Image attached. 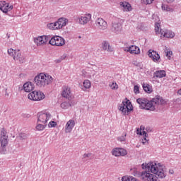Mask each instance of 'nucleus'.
Returning <instances> with one entry per match:
<instances>
[{
    "instance_id": "1",
    "label": "nucleus",
    "mask_w": 181,
    "mask_h": 181,
    "mask_svg": "<svg viewBox=\"0 0 181 181\" xmlns=\"http://www.w3.org/2000/svg\"><path fill=\"white\" fill-rule=\"evenodd\" d=\"M141 177L144 181H160L166 177L163 165L158 162H149L146 165V170L141 173Z\"/></svg>"
},
{
    "instance_id": "2",
    "label": "nucleus",
    "mask_w": 181,
    "mask_h": 181,
    "mask_svg": "<svg viewBox=\"0 0 181 181\" xmlns=\"http://www.w3.org/2000/svg\"><path fill=\"white\" fill-rule=\"evenodd\" d=\"M136 103H139L141 110H146L148 111H156L158 105H165L166 100L162 97L157 95L151 100H148L145 98H138Z\"/></svg>"
},
{
    "instance_id": "3",
    "label": "nucleus",
    "mask_w": 181,
    "mask_h": 181,
    "mask_svg": "<svg viewBox=\"0 0 181 181\" xmlns=\"http://www.w3.org/2000/svg\"><path fill=\"white\" fill-rule=\"evenodd\" d=\"M34 81L37 87L44 88L53 83V77L48 74L40 73L35 77Z\"/></svg>"
},
{
    "instance_id": "4",
    "label": "nucleus",
    "mask_w": 181,
    "mask_h": 181,
    "mask_svg": "<svg viewBox=\"0 0 181 181\" xmlns=\"http://www.w3.org/2000/svg\"><path fill=\"white\" fill-rule=\"evenodd\" d=\"M119 110L122 112L123 115H129V112L134 110V107H132L131 101L126 98L119 106Z\"/></svg>"
},
{
    "instance_id": "5",
    "label": "nucleus",
    "mask_w": 181,
    "mask_h": 181,
    "mask_svg": "<svg viewBox=\"0 0 181 181\" xmlns=\"http://www.w3.org/2000/svg\"><path fill=\"white\" fill-rule=\"evenodd\" d=\"M155 32L156 34L161 35V36H163V37H175V33L169 31L168 30L160 29V24L159 23H156L155 24Z\"/></svg>"
},
{
    "instance_id": "6",
    "label": "nucleus",
    "mask_w": 181,
    "mask_h": 181,
    "mask_svg": "<svg viewBox=\"0 0 181 181\" xmlns=\"http://www.w3.org/2000/svg\"><path fill=\"white\" fill-rule=\"evenodd\" d=\"M8 54L9 56H11L13 57V60L15 62H20V63H23V56H22V54L21 53V50L19 49H13L12 48H10L8 49Z\"/></svg>"
},
{
    "instance_id": "7",
    "label": "nucleus",
    "mask_w": 181,
    "mask_h": 181,
    "mask_svg": "<svg viewBox=\"0 0 181 181\" xmlns=\"http://www.w3.org/2000/svg\"><path fill=\"white\" fill-rule=\"evenodd\" d=\"M45 93L40 90H34L28 95V99L32 101H42V100H45Z\"/></svg>"
},
{
    "instance_id": "8",
    "label": "nucleus",
    "mask_w": 181,
    "mask_h": 181,
    "mask_svg": "<svg viewBox=\"0 0 181 181\" xmlns=\"http://www.w3.org/2000/svg\"><path fill=\"white\" fill-rule=\"evenodd\" d=\"M112 30L117 35L122 32V20L115 18L112 23Z\"/></svg>"
},
{
    "instance_id": "9",
    "label": "nucleus",
    "mask_w": 181,
    "mask_h": 181,
    "mask_svg": "<svg viewBox=\"0 0 181 181\" xmlns=\"http://www.w3.org/2000/svg\"><path fill=\"white\" fill-rule=\"evenodd\" d=\"M49 45L52 46H64L66 45V40H64V38L55 35L52 37L50 40L49 41Z\"/></svg>"
},
{
    "instance_id": "10",
    "label": "nucleus",
    "mask_w": 181,
    "mask_h": 181,
    "mask_svg": "<svg viewBox=\"0 0 181 181\" xmlns=\"http://www.w3.org/2000/svg\"><path fill=\"white\" fill-rule=\"evenodd\" d=\"M50 118H52V115L49 113L40 112L37 114V122L43 124L44 125L47 124V121H49Z\"/></svg>"
},
{
    "instance_id": "11",
    "label": "nucleus",
    "mask_w": 181,
    "mask_h": 181,
    "mask_svg": "<svg viewBox=\"0 0 181 181\" xmlns=\"http://www.w3.org/2000/svg\"><path fill=\"white\" fill-rule=\"evenodd\" d=\"M49 37L46 35H41L34 38V43L36 44V46H45L47 43Z\"/></svg>"
},
{
    "instance_id": "12",
    "label": "nucleus",
    "mask_w": 181,
    "mask_h": 181,
    "mask_svg": "<svg viewBox=\"0 0 181 181\" xmlns=\"http://www.w3.org/2000/svg\"><path fill=\"white\" fill-rule=\"evenodd\" d=\"M92 19V16L90 13H86L77 18V22L79 25H87L88 22H90Z\"/></svg>"
},
{
    "instance_id": "13",
    "label": "nucleus",
    "mask_w": 181,
    "mask_h": 181,
    "mask_svg": "<svg viewBox=\"0 0 181 181\" xmlns=\"http://www.w3.org/2000/svg\"><path fill=\"white\" fill-rule=\"evenodd\" d=\"M0 142L2 148H5L8 145V132L5 129H2L0 134Z\"/></svg>"
},
{
    "instance_id": "14",
    "label": "nucleus",
    "mask_w": 181,
    "mask_h": 181,
    "mask_svg": "<svg viewBox=\"0 0 181 181\" xmlns=\"http://www.w3.org/2000/svg\"><path fill=\"white\" fill-rule=\"evenodd\" d=\"M95 25L99 30H106L107 28H108V24L107 21L103 20L102 18H98L95 21Z\"/></svg>"
},
{
    "instance_id": "15",
    "label": "nucleus",
    "mask_w": 181,
    "mask_h": 181,
    "mask_svg": "<svg viewBox=\"0 0 181 181\" xmlns=\"http://www.w3.org/2000/svg\"><path fill=\"white\" fill-rule=\"evenodd\" d=\"M124 52H127L130 54H139L141 53V49L136 45H131L128 47H123Z\"/></svg>"
},
{
    "instance_id": "16",
    "label": "nucleus",
    "mask_w": 181,
    "mask_h": 181,
    "mask_svg": "<svg viewBox=\"0 0 181 181\" xmlns=\"http://www.w3.org/2000/svg\"><path fill=\"white\" fill-rule=\"evenodd\" d=\"M148 56L154 62V63H159L160 60V55L158 54V52L152 49H149L148 52Z\"/></svg>"
},
{
    "instance_id": "17",
    "label": "nucleus",
    "mask_w": 181,
    "mask_h": 181,
    "mask_svg": "<svg viewBox=\"0 0 181 181\" xmlns=\"http://www.w3.org/2000/svg\"><path fill=\"white\" fill-rule=\"evenodd\" d=\"M128 152L127 150L122 148H115L112 150V155L113 156H125V155H127Z\"/></svg>"
},
{
    "instance_id": "18",
    "label": "nucleus",
    "mask_w": 181,
    "mask_h": 181,
    "mask_svg": "<svg viewBox=\"0 0 181 181\" xmlns=\"http://www.w3.org/2000/svg\"><path fill=\"white\" fill-rule=\"evenodd\" d=\"M13 6L12 5L9 6V4L6 1H0V11L4 12V13H7L8 12L12 11Z\"/></svg>"
},
{
    "instance_id": "19",
    "label": "nucleus",
    "mask_w": 181,
    "mask_h": 181,
    "mask_svg": "<svg viewBox=\"0 0 181 181\" xmlns=\"http://www.w3.org/2000/svg\"><path fill=\"white\" fill-rule=\"evenodd\" d=\"M62 95L64 98L70 100L71 98V89L69 86H64L62 88Z\"/></svg>"
},
{
    "instance_id": "20",
    "label": "nucleus",
    "mask_w": 181,
    "mask_h": 181,
    "mask_svg": "<svg viewBox=\"0 0 181 181\" xmlns=\"http://www.w3.org/2000/svg\"><path fill=\"white\" fill-rule=\"evenodd\" d=\"M76 125V122L73 119H70L68 121L65 125V132L66 134H70L71 131H73V128H74Z\"/></svg>"
},
{
    "instance_id": "21",
    "label": "nucleus",
    "mask_w": 181,
    "mask_h": 181,
    "mask_svg": "<svg viewBox=\"0 0 181 181\" xmlns=\"http://www.w3.org/2000/svg\"><path fill=\"white\" fill-rule=\"evenodd\" d=\"M137 134L139 135H143V139H142V144L145 145L147 142H148L149 139H147L148 136H146V132H145L144 127L141 126L140 129H137Z\"/></svg>"
},
{
    "instance_id": "22",
    "label": "nucleus",
    "mask_w": 181,
    "mask_h": 181,
    "mask_svg": "<svg viewBox=\"0 0 181 181\" xmlns=\"http://www.w3.org/2000/svg\"><path fill=\"white\" fill-rule=\"evenodd\" d=\"M67 22H69V21L64 18L58 19V21H56L58 30L64 28V26L67 25Z\"/></svg>"
},
{
    "instance_id": "23",
    "label": "nucleus",
    "mask_w": 181,
    "mask_h": 181,
    "mask_svg": "<svg viewBox=\"0 0 181 181\" xmlns=\"http://www.w3.org/2000/svg\"><path fill=\"white\" fill-rule=\"evenodd\" d=\"M119 5L124 12H129L130 11H132V7L131 6V4H129V3L127 1H121L119 3Z\"/></svg>"
},
{
    "instance_id": "24",
    "label": "nucleus",
    "mask_w": 181,
    "mask_h": 181,
    "mask_svg": "<svg viewBox=\"0 0 181 181\" xmlns=\"http://www.w3.org/2000/svg\"><path fill=\"white\" fill-rule=\"evenodd\" d=\"M23 88L25 93H30V91L33 90V88H35V86H33V83L32 82H27L24 83Z\"/></svg>"
},
{
    "instance_id": "25",
    "label": "nucleus",
    "mask_w": 181,
    "mask_h": 181,
    "mask_svg": "<svg viewBox=\"0 0 181 181\" xmlns=\"http://www.w3.org/2000/svg\"><path fill=\"white\" fill-rule=\"evenodd\" d=\"M90 88H91V81L88 79L84 80L82 86L83 91H87Z\"/></svg>"
},
{
    "instance_id": "26",
    "label": "nucleus",
    "mask_w": 181,
    "mask_h": 181,
    "mask_svg": "<svg viewBox=\"0 0 181 181\" xmlns=\"http://www.w3.org/2000/svg\"><path fill=\"white\" fill-rule=\"evenodd\" d=\"M154 77H157V78H163V77H166V71L165 70L156 71L154 72Z\"/></svg>"
},
{
    "instance_id": "27",
    "label": "nucleus",
    "mask_w": 181,
    "mask_h": 181,
    "mask_svg": "<svg viewBox=\"0 0 181 181\" xmlns=\"http://www.w3.org/2000/svg\"><path fill=\"white\" fill-rule=\"evenodd\" d=\"M102 49L107 52H112V47L110 46V43L107 41H103L102 43Z\"/></svg>"
},
{
    "instance_id": "28",
    "label": "nucleus",
    "mask_w": 181,
    "mask_h": 181,
    "mask_svg": "<svg viewBox=\"0 0 181 181\" xmlns=\"http://www.w3.org/2000/svg\"><path fill=\"white\" fill-rule=\"evenodd\" d=\"M143 89L146 93H148V94H151L152 93V86L148 83H144L143 84Z\"/></svg>"
},
{
    "instance_id": "29",
    "label": "nucleus",
    "mask_w": 181,
    "mask_h": 181,
    "mask_svg": "<svg viewBox=\"0 0 181 181\" xmlns=\"http://www.w3.org/2000/svg\"><path fill=\"white\" fill-rule=\"evenodd\" d=\"M47 28L49 29H51V30H59V28H57V24L56 22L47 24Z\"/></svg>"
},
{
    "instance_id": "30",
    "label": "nucleus",
    "mask_w": 181,
    "mask_h": 181,
    "mask_svg": "<svg viewBox=\"0 0 181 181\" xmlns=\"http://www.w3.org/2000/svg\"><path fill=\"white\" fill-rule=\"evenodd\" d=\"M122 181H138V180L132 176H124L122 178Z\"/></svg>"
},
{
    "instance_id": "31",
    "label": "nucleus",
    "mask_w": 181,
    "mask_h": 181,
    "mask_svg": "<svg viewBox=\"0 0 181 181\" xmlns=\"http://www.w3.org/2000/svg\"><path fill=\"white\" fill-rule=\"evenodd\" d=\"M109 87L111 88V90H118V84L115 81L110 82L109 83Z\"/></svg>"
},
{
    "instance_id": "32",
    "label": "nucleus",
    "mask_w": 181,
    "mask_h": 181,
    "mask_svg": "<svg viewBox=\"0 0 181 181\" xmlns=\"http://www.w3.org/2000/svg\"><path fill=\"white\" fill-rule=\"evenodd\" d=\"M70 107H71L70 103L63 102L61 103V107H62L63 110H67V108H70Z\"/></svg>"
},
{
    "instance_id": "33",
    "label": "nucleus",
    "mask_w": 181,
    "mask_h": 181,
    "mask_svg": "<svg viewBox=\"0 0 181 181\" xmlns=\"http://www.w3.org/2000/svg\"><path fill=\"white\" fill-rule=\"evenodd\" d=\"M161 8L163 11H166V12H173V8H170L169 6L162 5Z\"/></svg>"
},
{
    "instance_id": "34",
    "label": "nucleus",
    "mask_w": 181,
    "mask_h": 181,
    "mask_svg": "<svg viewBox=\"0 0 181 181\" xmlns=\"http://www.w3.org/2000/svg\"><path fill=\"white\" fill-rule=\"evenodd\" d=\"M45 128H46V124H38L37 126H36V129L37 131H43V129H45Z\"/></svg>"
},
{
    "instance_id": "35",
    "label": "nucleus",
    "mask_w": 181,
    "mask_h": 181,
    "mask_svg": "<svg viewBox=\"0 0 181 181\" xmlns=\"http://www.w3.org/2000/svg\"><path fill=\"white\" fill-rule=\"evenodd\" d=\"M57 125V123L54 121H51L48 124L49 128H54Z\"/></svg>"
},
{
    "instance_id": "36",
    "label": "nucleus",
    "mask_w": 181,
    "mask_h": 181,
    "mask_svg": "<svg viewBox=\"0 0 181 181\" xmlns=\"http://www.w3.org/2000/svg\"><path fill=\"white\" fill-rule=\"evenodd\" d=\"M134 94H139V86L137 85L134 86Z\"/></svg>"
},
{
    "instance_id": "37",
    "label": "nucleus",
    "mask_w": 181,
    "mask_h": 181,
    "mask_svg": "<svg viewBox=\"0 0 181 181\" xmlns=\"http://www.w3.org/2000/svg\"><path fill=\"white\" fill-rule=\"evenodd\" d=\"M66 55H63L59 59L56 60V63H61L62 62H63V60H64V59H66Z\"/></svg>"
},
{
    "instance_id": "38",
    "label": "nucleus",
    "mask_w": 181,
    "mask_h": 181,
    "mask_svg": "<svg viewBox=\"0 0 181 181\" xmlns=\"http://www.w3.org/2000/svg\"><path fill=\"white\" fill-rule=\"evenodd\" d=\"M153 1L155 0H143V2L145 5H151Z\"/></svg>"
},
{
    "instance_id": "39",
    "label": "nucleus",
    "mask_w": 181,
    "mask_h": 181,
    "mask_svg": "<svg viewBox=\"0 0 181 181\" xmlns=\"http://www.w3.org/2000/svg\"><path fill=\"white\" fill-rule=\"evenodd\" d=\"M127 136V134L124 136H121L120 137H118V141L120 142H124L125 141V137Z\"/></svg>"
},
{
    "instance_id": "40",
    "label": "nucleus",
    "mask_w": 181,
    "mask_h": 181,
    "mask_svg": "<svg viewBox=\"0 0 181 181\" xmlns=\"http://www.w3.org/2000/svg\"><path fill=\"white\" fill-rule=\"evenodd\" d=\"M172 54H173L172 51H168L166 52V57H168V59H169V60H170V57H171Z\"/></svg>"
},
{
    "instance_id": "41",
    "label": "nucleus",
    "mask_w": 181,
    "mask_h": 181,
    "mask_svg": "<svg viewBox=\"0 0 181 181\" xmlns=\"http://www.w3.org/2000/svg\"><path fill=\"white\" fill-rule=\"evenodd\" d=\"M90 156H91V153H86L83 155L84 158H90Z\"/></svg>"
},
{
    "instance_id": "42",
    "label": "nucleus",
    "mask_w": 181,
    "mask_h": 181,
    "mask_svg": "<svg viewBox=\"0 0 181 181\" xmlns=\"http://www.w3.org/2000/svg\"><path fill=\"white\" fill-rule=\"evenodd\" d=\"M167 4H173L175 0H164Z\"/></svg>"
},
{
    "instance_id": "43",
    "label": "nucleus",
    "mask_w": 181,
    "mask_h": 181,
    "mask_svg": "<svg viewBox=\"0 0 181 181\" xmlns=\"http://www.w3.org/2000/svg\"><path fill=\"white\" fill-rule=\"evenodd\" d=\"M169 173H170L171 175H173V173H174L173 170H169Z\"/></svg>"
},
{
    "instance_id": "44",
    "label": "nucleus",
    "mask_w": 181,
    "mask_h": 181,
    "mask_svg": "<svg viewBox=\"0 0 181 181\" xmlns=\"http://www.w3.org/2000/svg\"><path fill=\"white\" fill-rule=\"evenodd\" d=\"M177 94H179V95H181V88L177 91Z\"/></svg>"
}]
</instances>
